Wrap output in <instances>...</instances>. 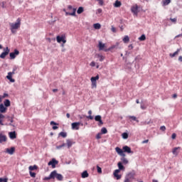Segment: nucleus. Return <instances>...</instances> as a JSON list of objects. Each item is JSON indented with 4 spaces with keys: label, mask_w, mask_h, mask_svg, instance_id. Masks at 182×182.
Listing matches in <instances>:
<instances>
[{
    "label": "nucleus",
    "mask_w": 182,
    "mask_h": 182,
    "mask_svg": "<svg viewBox=\"0 0 182 182\" xmlns=\"http://www.w3.org/2000/svg\"><path fill=\"white\" fill-rule=\"evenodd\" d=\"M10 31L13 33H16V29H19L21 28V18H17L16 23H10Z\"/></svg>",
    "instance_id": "nucleus-1"
},
{
    "label": "nucleus",
    "mask_w": 182,
    "mask_h": 182,
    "mask_svg": "<svg viewBox=\"0 0 182 182\" xmlns=\"http://www.w3.org/2000/svg\"><path fill=\"white\" fill-rule=\"evenodd\" d=\"M123 164H129V160L127 158H126V156H122L121 161L118 162L117 164L118 168H119V170H124V166Z\"/></svg>",
    "instance_id": "nucleus-2"
},
{
    "label": "nucleus",
    "mask_w": 182,
    "mask_h": 182,
    "mask_svg": "<svg viewBox=\"0 0 182 182\" xmlns=\"http://www.w3.org/2000/svg\"><path fill=\"white\" fill-rule=\"evenodd\" d=\"M17 70H18V67L14 66L13 68V71L8 73L6 79H8L10 82H11V83L15 82V80L14 78H12V75H15V72H16Z\"/></svg>",
    "instance_id": "nucleus-3"
},
{
    "label": "nucleus",
    "mask_w": 182,
    "mask_h": 182,
    "mask_svg": "<svg viewBox=\"0 0 182 182\" xmlns=\"http://www.w3.org/2000/svg\"><path fill=\"white\" fill-rule=\"evenodd\" d=\"M91 87L92 89H96L97 87V82L96 80H99V75L95 77H92L91 79Z\"/></svg>",
    "instance_id": "nucleus-4"
},
{
    "label": "nucleus",
    "mask_w": 182,
    "mask_h": 182,
    "mask_svg": "<svg viewBox=\"0 0 182 182\" xmlns=\"http://www.w3.org/2000/svg\"><path fill=\"white\" fill-rule=\"evenodd\" d=\"M9 52H11V50H9V48L6 47V48H4V52H3L0 55L1 59H5V58H6L8 55H9Z\"/></svg>",
    "instance_id": "nucleus-5"
},
{
    "label": "nucleus",
    "mask_w": 182,
    "mask_h": 182,
    "mask_svg": "<svg viewBox=\"0 0 182 182\" xmlns=\"http://www.w3.org/2000/svg\"><path fill=\"white\" fill-rule=\"evenodd\" d=\"M57 164H59V161L53 159L48 162V166H51L52 168H56Z\"/></svg>",
    "instance_id": "nucleus-6"
},
{
    "label": "nucleus",
    "mask_w": 182,
    "mask_h": 182,
    "mask_svg": "<svg viewBox=\"0 0 182 182\" xmlns=\"http://www.w3.org/2000/svg\"><path fill=\"white\" fill-rule=\"evenodd\" d=\"M115 151H117V154L121 156V157H126V154H124L123 149H120L119 147H116Z\"/></svg>",
    "instance_id": "nucleus-7"
},
{
    "label": "nucleus",
    "mask_w": 182,
    "mask_h": 182,
    "mask_svg": "<svg viewBox=\"0 0 182 182\" xmlns=\"http://www.w3.org/2000/svg\"><path fill=\"white\" fill-rule=\"evenodd\" d=\"M18 55H19V50L15 49L14 52L10 53V58L11 59H15Z\"/></svg>",
    "instance_id": "nucleus-8"
},
{
    "label": "nucleus",
    "mask_w": 182,
    "mask_h": 182,
    "mask_svg": "<svg viewBox=\"0 0 182 182\" xmlns=\"http://www.w3.org/2000/svg\"><path fill=\"white\" fill-rule=\"evenodd\" d=\"M131 11L134 15H137L139 14V6L137 4L134 5L132 7Z\"/></svg>",
    "instance_id": "nucleus-9"
},
{
    "label": "nucleus",
    "mask_w": 182,
    "mask_h": 182,
    "mask_svg": "<svg viewBox=\"0 0 182 182\" xmlns=\"http://www.w3.org/2000/svg\"><path fill=\"white\" fill-rule=\"evenodd\" d=\"M122 149L124 150V153H128V154H133L132 148H130L129 146H124L122 147Z\"/></svg>",
    "instance_id": "nucleus-10"
},
{
    "label": "nucleus",
    "mask_w": 182,
    "mask_h": 182,
    "mask_svg": "<svg viewBox=\"0 0 182 182\" xmlns=\"http://www.w3.org/2000/svg\"><path fill=\"white\" fill-rule=\"evenodd\" d=\"M95 122H99V124H98L99 126H102V124H103V121L102 120V116L100 115L95 116Z\"/></svg>",
    "instance_id": "nucleus-11"
},
{
    "label": "nucleus",
    "mask_w": 182,
    "mask_h": 182,
    "mask_svg": "<svg viewBox=\"0 0 182 182\" xmlns=\"http://www.w3.org/2000/svg\"><path fill=\"white\" fill-rule=\"evenodd\" d=\"M120 173V169H117L114 172V176L116 177L117 180H120L122 178V175H119Z\"/></svg>",
    "instance_id": "nucleus-12"
},
{
    "label": "nucleus",
    "mask_w": 182,
    "mask_h": 182,
    "mask_svg": "<svg viewBox=\"0 0 182 182\" xmlns=\"http://www.w3.org/2000/svg\"><path fill=\"white\" fill-rule=\"evenodd\" d=\"M72 129L73 130H79V126H80V122H74L71 124Z\"/></svg>",
    "instance_id": "nucleus-13"
},
{
    "label": "nucleus",
    "mask_w": 182,
    "mask_h": 182,
    "mask_svg": "<svg viewBox=\"0 0 182 182\" xmlns=\"http://www.w3.org/2000/svg\"><path fill=\"white\" fill-rule=\"evenodd\" d=\"M6 153H8V154L11 155L14 154V153H15V147H11V149H6Z\"/></svg>",
    "instance_id": "nucleus-14"
},
{
    "label": "nucleus",
    "mask_w": 182,
    "mask_h": 182,
    "mask_svg": "<svg viewBox=\"0 0 182 182\" xmlns=\"http://www.w3.org/2000/svg\"><path fill=\"white\" fill-rule=\"evenodd\" d=\"M56 39L58 43H60V42H63V43H65L66 42V40H65V38L63 36L60 37V36H58Z\"/></svg>",
    "instance_id": "nucleus-15"
},
{
    "label": "nucleus",
    "mask_w": 182,
    "mask_h": 182,
    "mask_svg": "<svg viewBox=\"0 0 182 182\" xmlns=\"http://www.w3.org/2000/svg\"><path fill=\"white\" fill-rule=\"evenodd\" d=\"M9 135L10 139H11V140L16 139V132L15 131L9 132Z\"/></svg>",
    "instance_id": "nucleus-16"
},
{
    "label": "nucleus",
    "mask_w": 182,
    "mask_h": 182,
    "mask_svg": "<svg viewBox=\"0 0 182 182\" xmlns=\"http://www.w3.org/2000/svg\"><path fill=\"white\" fill-rule=\"evenodd\" d=\"M50 178H53V179H55L58 177V171L56 170L55 171H53L50 174Z\"/></svg>",
    "instance_id": "nucleus-17"
},
{
    "label": "nucleus",
    "mask_w": 182,
    "mask_h": 182,
    "mask_svg": "<svg viewBox=\"0 0 182 182\" xmlns=\"http://www.w3.org/2000/svg\"><path fill=\"white\" fill-rule=\"evenodd\" d=\"M98 48L99 50H104L105 48H106V45L102 43V41H99Z\"/></svg>",
    "instance_id": "nucleus-18"
},
{
    "label": "nucleus",
    "mask_w": 182,
    "mask_h": 182,
    "mask_svg": "<svg viewBox=\"0 0 182 182\" xmlns=\"http://www.w3.org/2000/svg\"><path fill=\"white\" fill-rule=\"evenodd\" d=\"M72 13H69L68 11H65V15L68 16V15H70V16H76V9H73Z\"/></svg>",
    "instance_id": "nucleus-19"
},
{
    "label": "nucleus",
    "mask_w": 182,
    "mask_h": 182,
    "mask_svg": "<svg viewBox=\"0 0 182 182\" xmlns=\"http://www.w3.org/2000/svg\"><path fill=\"white\" fill-rule=\"evenodd\" d=\"M8 139L6 138V135L0 134V143H4V141H6Z\"/></svg>",
    "instance_id": "nucleus-20"
},
{
    "label": "nucleus",
    "mask_w": 182,
    "mask_h": 182,
    "mask_svg": "<svg viewBox=\"0 0 182 182\" xmlns=\"http://www.w3.org/2000/svg\"><path fill=\"white\" fill-rule=\"evenodd\" d=\"M178 150H180V147H175L172 150L173 154H174V156H178Z\"/></svg>",
    "instance_id": "nucleus-21"
},
{
    "label": "nucleus",
    "mask_w": 182,
    "mask_h": 182,
    "mask_svg": "<svg viewBox=\"0 0 182 182\" xmlns=\"http://www.w3.org/2000/svg\"><path fill=\"white\" fill-rule=\"evenodd\" d=\"M6 112V107L4 106V104L0 105V112L1 113H5Z\"/></svg>",
    "instance_id": "nucleus-22"
},
{
    "label": "nucleus",
    "mask_w": 182,
    "mask_h": 182,
    "mask_svg": "<svg viewBox=\"0 0 182 182\" xmlns=\"http://www.w3.org/2000/svg\"><path fill=\"white\" fill-rule=\"evenodd\" d=\"M81 177L82 178H87V177H89V173H87V171H84L82 173Z\"/></svg>",
    "instance_id": "nucleus-23"
},
{
    "label": "nucleus",
    "mask_w": 182,
    "mask_h": 182,
    "mask_svg": "<svg viewBox=\"0 0 182 182\" xmlns=\"http://www.w3.org/2000/svg\"><path fill=\"white\" fill-rule=\"evenodd\" d=\"M73 144H75V141H72L70 139H67V146H68V149H70V146Z\"/></svg>",
    "instance_id": "nucleus-24"
},
{
    "label": "nucleus",
    "mask_w": 182,
    "mask_h": 182,
    "mask_svg": "<svg viewBox=\"0 0 182 182\" xmlns=\"http://www.w3.org/2000/svg\"><path fill=\"white\" fill-rule=\"evenodd\" d=\"M115 8H120L122 6V2L119 0H117L114 4Z\"/></svg>",
    "instance_id": "nucleus-25"
},
{
    "label": "nucleus",
    "mask_w": 182,
    "mask_h": 182,
    "mask_svg": "<svg viewBox=\"0 0 182 182\" xmlns=\"http://www.w3.org/2000/svg\"><path fill=\"white\" fill-rule=\"evenodd\" d=\"M122 41L124 43H129L130 42V38H129V36H125Z\"/></svg>",
    "instance_id": "nucleus-26"
},
{
    "label": "nucleus",
    "mask_w": 182,
    "mask_h": 182,
    "mask_svg": "<svg viewBox=\"0 0 182 182\" xmlns=\"http://www.w3.org/2000/svg\"><path fill=\"white\" fill-rule=\"evenodd\" d=\"M4 119H5V115L0 113V124L1 126H4Z\"/></svg>",
    "instance_id": "nucleus-27"
},
{
    "label": "nucleus",
    "mask_w": 182,
    "mask_h": 182,
    "mask_svg": "<svg viewBox=\"0 0 182 182\" xmlns=\"http://www.w3.org/2000/svg\"><path fill=\"white\" fill-rule=\"evenodd\" d=\"M29 171H33V170H38V166L34 165V166H30L28 167Z\"/></svg>",
    "instance_id": "nucleus-28"
},
{
    "label": "nucleus",
    "mask_w": 182,
    "mask_h": 182,
    "mask_svg": "<svg viewBox=\"0 0 182 182\" xmlns=\"http://www.w3.org/2000/svg\"><path fill=\"white\" fill-rule=\"evenodd\" d=\"M180 52V49H178L176 52H174L173 53H171L169 54V56L171 58H174V56H177V55H178V53Z\"/></svg>",
    "instance_id": "nucleus-29"
},
{
    "label": "nucleus",
    "mask_w": 182,
    "mask_h": 182,
    "mask_svg": "<svg viewBox=\"0 0 182 182\" xmlns=\"http://www.w3.org/2000/svg\"><path fill=\"white\" fill-rule=\"evenodd\" d=\"M56 178L58 181H62L63 180V176H62V174H60V173H57Z\"/></svg>",
    "instance_id": "nucleus-30"
},
{
    "label": "nucleus",
    "mask_w": 182,
    "mask_h": 182,
    "mask_svg": "<svg viewBox=\"0 0 182 182\" xmlns=\"http://www.w3.org/2000/svg\"><path fill=\"white\" fill-rule=\"evenodd\" d=\"M170 2H171V0H163L162 1L164 6H167V5H168V4H170Z\"/></svg>",
    "instance_id": "nucleus-31"
},
{
    "label": "nucleus",
    "mask_w": 182,
    "mask_h": 182,
    "mask_svg": "<svg viewBox=\"0 0 182 182\" xmlns=\"http://www.w3.org/2000/svg\"><path fill=\"white\" fill-rule=\"evenodd\" d=\"M4 106H6V107H9V106H11V101H9V100H6L4 101Z\"/></svg>",
    "instance_id": "nucleus-32"
},
{
    "label": "nucleus",
    "mask_w": 182,
    "mask_h": 182,
    "mask_svg": "<svg viewBox=\"0 0 182 182\" xmlns=\"http://www.w3.org/2000/svg\"><path fill=\"white\" fill-rule=\"evenodd\" d=\"M93 26L95 29H100L102 28V26L99 23H95Z\"/></svg>",
    "instance_id": "nucleus-33"
},
{
    "label": "nucleus",
    "mask_w": 182,
    "mask_h": 182,
    "mask_svg": "<svg viewBox=\"0 0 182 182\" xmlns=\"http://www.w3.org/2000/svg\"><path fill=\"white\" fill-rule=\"evenodd\" d=\"M132 173H129L128 176L125 178V180L124 182H132V181L130 180Z\"/></svg>",
    "instance_id": "nucleus-34"
},
{
    "label": "nucleus",
    "mask_w": 182,
    "mask_h": 182,
    "mask_svg": "<svg viewBox=\"0 0 182 182\" xmlns=\"http://www.w3.org/2000/svg\"><path fill=\"white\" fill-rule=\"evenodd\" d=\"M89 116L87 117V119H90V120H93V116H92V110L88 111Z\"/></svg>",
    "instance_id": "nucleus-35"
},
{
    "label": "nucleus",
    "mask_w": 182,
    "mask_h": 182,
    "mask_svg": "<svg viewBox=\"0 0 182 182\" xmlns=\"http://www.w3.org/2000/svg\"><path fill=\"white\" fill-rule=\"evenodd\" d=\"M59 136H61V137H63L65 139V137L68 136V133L61 132L59 133Z\"/></svg>",
    "instance_id": "nucleus-36"
},
{
    "label": "nucleus",
    "mask_w": 182,
    "mask_h": 182,
    "mask_svg": "<svg viewBox=\"0 0 182 182\" xmlns=\"http://www.w3.org/2000/svg\"><path fill=\"white\" fill-rule=\"evenodd\" d=\"M83 11H84L83 7L81 6V7H79V8H78V9H77V13L79 15H80V14H82Z\"/></svg>",
    "instance_id": "nucleus-37"
},
{
    "label": "nucleus",
    "mask_w": 182,
    "mask_h": 182,
    "mask_svg": "<svg viewBox=\"0 0 182 182\" xmlns=\"http://www.w3.org/2000/svg\"><path fill=\"white\" fill-rule=\"evenodd\" d=\"M139 41H146V35L143 34L139 38Z\"/></svg>",
    "instance_id": "nucleus-38"
},
{
    "label": "nucleus",
    "mask_w": 182,
    "mask_h": 182,
    "mask_svg": "<svg viewBox=\"0 0 182 182\" xmlns=\"http://www.w3.org/2000/svg\"><path fill=\"white\" fill-rule=\"evenodd\" d=\"M122 139H129V134H127V132H124L122 134Z\"/></svg>",
    "instance_id": "nucleus-39"
},
{
    "label": "nucleus",
    "mask_w": 182,
    "mask_h": 182,
    "mask_svg": "<svg viewBox=\"0 0 182 182\" xmlns=\"http://www.w3.org/2000/svg\"><path fill=\"white\" fill-rule=\"evenodd\" d=\"M128 117H129V119H132V120H133L134 122H137V123H139V120H137L136 117H134V116H129Z\"/></svg>",
    "instance_id": "nucleus-40"
},
{
    "label": "nucleus",
    "mask_w": 182,
    "mask_h": 182,
    "mask_svg": "<svg viewBox=\"0 0 182 182\" xmlns=\"http://www.w3.org/2000/svg\"><path fill=\"white\" fill-rule=\"evenodd\" d=\"M9 121L10 122L9 126H14L12 124L14 123V117H9Z\"/></svg>",
    "instance_id": "nucleus-41"
},
{
    "label": "nucleus",
    "mask_w": 182,
    "mask_h": 182,
    "mask_svg": "<svg viewBox=\"0 0 182 182\" xmlns=\"http://www.w3.org/2000/svg\"><path fill=\"white\" fill-rule=\"evenodd\" d=\"M101 132L102 134H106V133H107V129L103 127L102 129H101Z\"/></svg>",
    "instance_id": "nucleus-42"
},
{
    "label": "nucleus",
    "mask_w": 182,
    "mask_h": 182,
    "mask_svg": "<svg viewBox=\"0 0 182 182\" xmlns=\"http://www.w3.org/2000/svg\"><path fill=\"white\" fill-rule=\"evenodd\" d=\"M29 173H30L31 177H33V178H35V177H36V173L32 172V171H30Z\"/></svg>",
    "instance_id": "nucleus-43"
},
{
    "label": "nucleus",
    "mask_w": 182,
    "mask_h": 182,
    "mask_svg": "<svg viewBox=\"0 0 182 182\" xmlns=\"http://www.w3.org/2000/svg\"><path fill=\"white\" fill-rule=\"evenodd\" d=\"M103 12V10L102 9H98L96 11V14L99 15Z\"/></svg>",
    "instance_id": "nucleus-44"
},
{
    "label": "nucleus",
    "mask_w": 182,
    "mask_h": 182,
    "mask_svg": "<svg viewBox=\"0 0 182 182\" xmlns=\"http://www.w3.org/2000/svg\"><path fill=\"white\" fill-rule=\"evenodd\" d=\"M99 2V5H100V6H103L105 2L103 1V0H97Z\"/></svg>",
    "instance_id": "nucleus-45"
},
{
    "label": "nucleus",
    "mask_w": 182,
    "mask_h": 182,
    "mask_svg": "<svg viewBox=\"0 0 182 182\" xmlns=\"http://www.w3.org/2000/svg\"><path fill=\"white\" fill-rule=\"evenodd\" d=\"M170 21L173 23H177V18H170Z\"/></svg>",
    "instance_id": "nucleus-46"
},
{
    "label": "nucleus",
    "mask_w": 182,
    "mask_h": 182,
    "mask_svg": "<svg viewBox=\"0 0 182 182\" xmlns=\"http://www.w3.org/2000/svg\"><path fill=\"white\" fill-rule=\"evenodd\" d=\"M50 124L52 126V125H54V126H59V124L53 122V121H51Z\"/></svg>",
    "instance_id": "nucleus-47"
},
{
    "label": "nucleus",
    "mask_w": 182,
    "mask_h": 182,
    "mask_svg": "<svg viewBox=\"0 0 182 182\" xmlns=\"http://www.w3.org/2000/svg\"><path fill=\"white\" fill-rule=\"evenodd\" d=\"M96 139H97V140H99L100 139H102V134L100 133L97 134L96 136Z\"/></svg>",
    "instance_id": "nucleus-48"
},
{
    "label": "nucleus",
    "mask_w": 182,
    "mask_h": 182,
    "mask_svg": "<svg viewBox=\"0 0 182 182\" xmlns=\"http://www.w3.org/2000/svg\"><path fill=\"white\" fill-rule=\"evenodd\" d=\"M90 66L95 68V66H96V63H95V61H92L90 64Z\"/></svg>",
    "instance_id": "nucleus-49"
},
{
    "label": "nucleus",
    "mask_w": 182,
    "mask_h": 182,
    "mask_svg": "<svg viewBox=\"0 0 182 182\" xmlns=\"http://www.w3.org/2000/svg\"><path fill=\"white\" fill-rule=\"evenodd\" d=\"M0 182H8V179L0 178Z\"/></svg>",
    "instance_id": "nucleus-50"
},
{
    "label": "nucleus",
    "mask_w": 182,
    "mask_h": 182,
    "mask_svg": "<svg viewBox=\"0 0 182 182\" xmlns=\"http://www.w3.org/2000/svg\"><path fill=\"white\" fill-rule=\"evenodd\" d=\"M160 130H161V132H166V126H161Z\"/></svg>",
    "instance_id": "nucleus-51"
},
{
    "label": "nucleus",
    "mask_w": 182,
    "mask_h": 182,
    "mask_svg": "<svg viewBox=\"0 0 182 182\" xmlns=\"http://www.w3.org/2000/svg\"><path fill=\"white\" fill-rule=\"evenodd\" d=\"M103 60H105V56L100 55V62H103Z\"/></svg>",
    "instance_id": "nucleus-52"
},
{
    "label": "nucleus",
    "mask_w": 182,
    "mask_h": 182,
    "mask_svg": "<svg viewBox=\"0 0 182 182\" xmlns=\"http://www.w3.org/2000/svg\"><path fill=\"white\" fill-rule=\"evenodd\" d=\"M66 146V144H63L62 145H60L58 146H57V149H62V147H65Z\"/></svg>",
    "instance_id": "nucleus-53"
},
{
    "label": "nucleus",
    "mask_w": 182,
    "mask_h": 182,
    "mask_svg": "<svg viewBox=\"0 0 182 182\" xmlns=\"http://www.w3.org/2000/svg\"><path fill=\"white\" fill-rule=\"evenodd\" d=\"M111 30H112V31L114 33H116V32H117V31H116V28H114V26H112V28H111Z\"/></svg>",
    "instance_id": "nucleus-54"
},
{
    "label": "nucleus",
    "mask_w": 182,
    "mask_h": 182,
    "mask_svg": "<svg viewBox=\"0 0 182 182\" xmlns=\"http://www.w3.org/2000/svg\"><path fill=\"white\" fill-rule=\"evenodd\" d=\"M176 137H177V134H176V133H173V134H172V136H171V139H172L173 140H174V139H176Z\"/></svg>",
    "instance_id": "nucleus-55"
},
{
    "label": "nucleus",
    "mask_w": 182,
    "mask_h": 182,
    "mask_svg": "<svg viewBox=\"0 0 182 182\" xmlns=\"http://www.w3.org/2000/svg\"><path fill=\"white\" fill-rule=\"evenodd\" d=\"M8 96H9V95H8L7 93H4V94L1 96V97H2L3 99H5V97H8Z\"/></svg>",
    "instance_id": "nucleus-56"
},
{
    "label": "nucleus",
    "mask_w": 182,
    "mask_h": 182,
    "mask_svg": "<svg viewBox=\"0 0 182 182\" xmlns=\"http://www.w3.org/2000/svg\"><path fill=\"white\" fill-rule=\"evenodd\" d=\"M97 172L98 173H102V168L97 166Z\"/></svg>",
    "instance_id": "nucleus-57"
},
{
    "label": "nucleus",
    "mask_w": 182,
    "mask_h": 182,
    "mask_svg": "<svg viewBox=\"0 0 182 182\" xmlns=\"http://www.w3.org/2000/svg\"><path fill=\"white\" fill-rule=\"evenodd\" d=\"M129 50H132V49H133V45L132 44H130L129 46H128Z\"/></svg>",
    "instance_id": "nucleus-58"
},
{
    "label": "nucleus",
    "mask_w": 182,
    "mask_h": 182,
    "mask_svg": "<svg viewBox=\"0 0 182 182\" xmlns=\"http://www.w3.org/2000/svg\"><path fill=\"white\" fill-rule=\"evenodd\" d=\"M146 143H149V139H146L142 141V144H146Z\"/></svg>",
    "instance_id": "nucleus-59"
},
{
    "label": "nucleus",
    "mask_w": 182,
    "mask_h": 182,
    "mask_svg": "<svg viewBox=\"0 0 182 182\" xmlns=\"http://www.w3.org/2000/svg\"><path fill=\"white\" fill-rule=\"evenodd\" d=\"M58 129H59V127H58V126L53 127V130H58Z\"/></svg>",
    "instance_id": "nucleus-60"
},
{
    "label": "nucleus",
    "mask_w": 182,
    "mask_h": 182,
    "mask_svg": "<svg viewBox=\"0 0 182 182\" xmlns=\"http://www.w3.org/2000/svg\"><path fill=\"white\" fill-rule=\"evenodd\" d=\"M52 179V178H50V175H49V176L48 177H46L45 178H44V180H51Z\"/></svg>",
    "instance_id": "nucleus-61"
},
{
    "label": "nucleus",
    "mask_w": 182,
    "mask_h": 182,
    "mask_svg": "<svg viewBox=\"0 0 182 182\" xmlns=\"http://www.w3.org/2000/svg\"><path fill=\"white\" fill-rule=\"evenodd\" d=\"M66 116H67L68 119H70V113H67Z\"/></svg>",
    "instance_id": "nucleus-62"
},
{
    "label": "nucleus",
    "mask_w": 182,
    "mask_h": 182,
    "mask_svg": "<svg viewBox=\"0 0 182 182\" xmlns=\"http://www.w3.org/2000/svg\"><path fill=\"white\" fill-rule=\"evenodd\" d=\"M178 60H179V62H182V56L181 55L178 57Z\"/></svg>",
    "instance_id": "nucleus-63"
},
{
    "label": "nucleus",
    "mask_w": 182,
    "mask_h": 182,
    "mask_svg": "<svg viewBox=\"0 0 182 182\" xmlns=\"http://www.w3.org/2000/svg\"><path fill=\"white\" fill-rule=\"evenodd\" d=\"M173 99H176V97H177V94H173Z\"/></svg>",
    "instance_id": "nucleus-64"
}]
</instances>
